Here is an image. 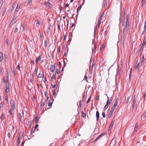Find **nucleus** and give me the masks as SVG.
Segmentation results:
<instances>
[{"instance_id":"1","label":"nucleus","mask_w":146,"mask_h":146,"mask_svg":"<svg viewBox=\"0 0 146 146\" xmlns=\"http://www.w3.org/2000/svg\"><path fill=\"white\" fill-rule=\"evenodd\" d=\"M116 106H113L112 107L110 113V117H109V118L111 116L113 115V113L115 109L116 108Z\"/></svg>"},{"instance_id":"2","label":"nucleus","mask_w":146,"mask_h":146,"mask_svg":"<svg viewBox=\"0 0 146 146\" xmlns=\"http://www.w3.org/2000/svg\"><path fill=\"white\" fill-rule=\"evenodd\" d=\"M138 60H137L135 64V66H134V68L135 69H137L139 70V62H138Z\"/></svg>"},{"instance_id":"3","label":"nucleus","mask_w":146,"mask_h":146,"mask_svg":"<svg viewBox=\"0 0 146 146\" xmlns=\"http://www.w3.org/2000/svg\"><path fill=\"white\" fill-rule=\"evenodd\" d=\"M10 104L12 110H14L15 109V102L13 100H11Z\"/></svg>"},{"instance_id":"4","label":"nucleus","mask_w":146,"mask_h":146,"mask_svg":"<svg viewBox=\"0 0 146 146\" xmlns=\"http://www.w3.org/2000/svg\"><path fill=\"white\" fill-rule=\"evenodd\" d=\"M55 69V67L54 65H51L50 66V69L52 72H54Z\"/></svg>"},{"instance_id":"5","label":"nucleus","mask_w":146,"mask_h":146,"mask_svg":"<svg viewBox=\"0 0 146 146\" xmlns=\"http://www.w3.org/2000/svg\"><path fill=\"white\" fill-rule=\"evenodd\" d=\"M138 123L137 122L134 128V130L133 131V132L134 133L135 132H136L137 131L138 129Z\"/></svg>"},{"instance_id":"6","label":"nucleus","mask_w":146,"mask_h":146,"mask_svg":"<svg viewBox=\"0 0 146 146\" xmlns=\"http://www.w3.org/2000/svg\"><path fill=\"white\" fill-rule=\"evenodd\" d=\"M44 76L43 72L42 71H40L38 76V78H43Z\"/></svg>"},{"instance_id":"7","label":"nucleus","mask_w":146,"mask_h":146,"mask_svg":"<svg viewBox=\"0 0 146 146\" xmlns=\"http://www.w3.org/2000/svg\"><path fill=\"white\" fill-rule=\"evenodd\" d=\"M9 83H6L5 91L8 93L9 91Z\"/></svg>"},{"instance_id":"8","label":"nucleus","mask_w":146,"mask_h":146,"mask_svg":"<svg viewBox=\"0 0 146 146\" xmlns=\"http://www.w3.org/2000/svg\"><path fill=\"white\" fill-rule=\"evenodd\" d=\"M42 57V55H40L38 57L36 58V63L37 64L38 61H40L41 60Z\"/></svg>"},{"instance_id":"9","label":"nucleus","mask_w":146,"mask_h":146,"mask_svg":"<svg viewBox=\"0 0 146 146\" xmlns=\"http://www.w3.org/2000/svg\"><path fill=\"white\" fill-rule=\"evenodd\" d=\"M20 4H18L17 5L15 11V13H17L18 12V11L19 10V8L20 7Z\"/></svg>"},{"instance_id":"10","label":"nucleus","mask_w":146,"mask_h":146,"mask_svg":"<svg viewBox=\"0 0 146 146\" xmlns=\"http://www.w3.org/2000/svg\"><path fill=\"white\" fill-rule=\"evenodd\" d=\"M114 124V121H112L111 122L110 125L109 126V130H110L112 128Z\"/></svg>"},{"instance_id":"11","label":"nucleus","mask_w":146,"mask_h":146,"mask_svg":"<svg viewBox=\"0 0 146 146\" xmlns=\"http://www.w3.org/2000/svg\"><path fill=\"white\" fill-rule=\"evenodd\" d=\"M119 100V98H115V102L113 106H117V102H118Z\"/></svg>"},{"instance_id":"12","label":"nucleus","mask_w":146,"mask_h":146,"mask_svg":"<svg viewBox=\"0 0 146 146\" xmlns=\"http://www.w3.org/2000/svg\"><path fill=\"white\" fill-rule=\"evenodd\" d=\"M143 44L142 46V47H143L145 45H146V37L144 36V39L143 41Z\"/></svg>"},{"instance_id":"13","label":"nucleus","mask_w":146,"mask_h":146,"mask_svg":"<svg viewBox=\"0 0 146 146\" xmlns=\"http://www.w3.org/2000/svg\"><path fill=\"white\" fill-rule=\"evenodd\" d=\"M96 116L97 117L96 120L98 121L99 119V117L100 116L99 113L98 111H97L96 112Z\"/></svg>"},{"instance_id":"14","label":"nucleus","mask_w":146,"mask_h":146,"mask_svg":"<svg viewBox=\"0 0 146 146\" xmlns=\"http://www.w3.org/2000/svg\"><path fill=\"white\" fill-rule=\"evenodd\" d=\"M16 3L14 2L13 3V6L11 9V11H12L14 10L16 7Z\"/></svg>"},{"instance_id":"15","label":"nucleus","mask_w":146,"mask_h":146,"mask_svg":"<svg viewBox=\"0 0 146 146\" xmlns=\"http://www.w3.org/2000/svg\"><path fill=\"white\" fill-rule=\"evenodd\" d=\"M3 59V53L0 52V62H1Z\"/></svg>"},{"instance_id":"16","label":"nucleus","mask_w":146,"mask_h":146,"mask_svg":"<svg viewBox=\"0 0 146 146\" xmlns=\"http://www.w3.org/2000/svg\"><path fill=\"white\" fill-rule=\"evenodd\" d=\"M16 19H17L16 17L15 16H14L13 19H12L11 22L10 23H12V22L14 23L15 21L16 20Z\"/></svg>"},{"instance_id":"17","label":"nucleus","mask_w":146,"mask_h":146,"mask_svg":"<svg viewBox=\"0 0 146 146\" xmlns=\"http://www.w3.org/2000/svg\"><path fill=\"white\" fill-rule=\"evenodd\" d=\"M60 73V70L59 69H57L56 70V71L55 72V74H57V75L59 74Z\"/></svg>"},{"instance_id":"18","label":"nucleus","mask_w":146,"mask_h":146,"mask_svg":"<svg viewBox=\"0 0 146 146\" xmlns=\"http://www.w3.org/2000/svg\"><path fill=\"white\" fill-rule=\"evenodd\" d=\"M19 118L20 119V120L22 121V117L21 115V114L20 113H19V115L18 116Z\"/></svg>"},{"instance_id":"19","label":"nucleus","mask_w":146,"mask_h":146,"mask_svg":"<svg viewBox=\"0 0 146 146\" xmlns=\"http://www.w3.org/2000/svg\"><path fill=\"white\" fill-rule=\"evenodd\" d=\"M20 135H19L18 138V141H17V145L19 146V144L20 143Z\"/></svg>"},{"instance_id":"20","label":"nucleus","mask_w":146,"mask_h":146,"mask_svg":"<svg viewBox=\"0 0 146 146\" xmlns=\"http://www.w3.org/2000/svg\"><path fill=\"white\" fill-rule=\"evenodd\" d=\"M108 99L107 102H106V104L108 105L109 104H110L111 103V102L110 101L109 98L107 96Z\"/></svg>"},{"instance_id":"21","label":"nucleus","mask_w":146,"mask_h":146,"mask_svg":"<svg viewBox=\"0 0 146 146\" xmlns=\"http://www.w3.org/2000/svg\"><path fill=\"white\" fill-rule=\"evenodd\" d=\"M40 23L39 22L38 20H37L36 25V27H38L40 26Z\"/></svg>"},{"instance_id":"22","label":"nucleus","mask_w":146,"mask_h":146,"mask_svg":"<svg viewBox=\"0 0 146 146\" xmlns=\"http://www.w3.org/2000/svg\"><path fill=\"white\" fill-rule=\"evenodd\" d=\"M81 115L83 117H86V114L83 111H82L81 112Z\"/></svg>"},{"instance_id":"23","label":"nucleus","mask_w":146,"mask_h":146,"mask_svg":"<svg viewBox=\"0 0 146 146\" xmlns=\"http://www.w3.org/2000/svg\"><path fill=\"white\" fill-rule=\"evenodd\" d=\"M52 104V102H51L50 100L49 101V102L48 104V106L49 107V108H50L51 107Z\"/></svg>"},{"instance_id":"24","label":"nucleus","mask_w":146,"mask_h":146,"mask_svg":"<svg viewBox=\"0 0 146 146\" xmlns=\"http://www.w3.org/2000/svg\"><path fill=\"white\" fill-rule=\"evenodd\" d=\"M45 4L46 6L47 7H49L50 6V5H51V4L48 2H46L45 3Z\"/></svg>"},{"instance_id":"25","label":"nucleus","mask_w":146,"mask_h":146,"mask_svg":"<svg viewBox=\"0 0 146 146\" xmlns=\"http://www.w3.org/2000/svg\"><path fill=\"white\" fill-rule=\"evenodd\" d=\"M37 71L38 68H36L34 72V74H35V75H37Z\"/></svg>"},{"instance_id":"26","label":"nucleus","mask_w":146,"mask_h":146,"mask_svg":"<svg viewBox=\"0 0 146 146\" xmlns=\"http://www.w3.org/2000/svg\"><path fill=\"white\" fill-rule=\"evenodd\" d=\"M146 0H142L141 3H142V6H143L145 4Z\"/></svg>"},{"instance_id":"27","label":"nucleus","mask_w":146,"mask_h":146,"mask_svg":"<svg viewBox=\"0 0 146 146\" xmlns=\"http://www.w3.org/2000/svg\"><path fill=\"white\" fill-rule=\"evenodd\" d=\"M44 46L45 48L47 46V41L46 40H45L44 41Z\"/></svg>"},{"instance_id":"28","label":"nucleus","mask_w":146,"mask_h":146,"mask_svg":"<svg viewBox=\"0 0 146 146\" xmlns=\"http://www.w3.org/2000/svg\"><path fill=\"white\" fill-rule=\"evenodd\" d=\"M108 107V105L106 104L104 108V110H106Z\"/></svg>"},{"instance_id":"29","label":"nucleus","mask_w":146,"mask_h":146,"mask_svg":"<svg viewBox=\"0 0 146 146\" xmlns=\"http://www.w3.org/2000/svg\"><path fill=\"white\" fill-rule=\"evenodd\" d=\"M3 69L1 67L0 68V73L1 74H3Z\"/></svg>"},{"instance_id":"30","label":"nucleus","mask_w":146,"mask_h":146,"mask_svg":"<svg viewBox=\"0 0 146 146\" xmlns=\"http://www.w3.org/2000/svg\"><path fill=\"white\" fill-rule=\"evenodd\" d=\"M100 138V137H98V136L94 140V141H93V142H96V141H97L98 139H99Z\"/></svg>"},{"instance_id":"31","label":"nucleus","mask_w":146,"mask_h":146,"mask_svg":"<svg viewBox=\"0 0 146 146\" xmlns=\"http://www.w3.org/2000/svg\"><path fill=\"white\" fill-rule=\"evenodd\" d=\"M143 117V118H146V112L143 114L142 116H141V117Z\"/></svg>"},{"instance_id":"32","label":"nucleus","mask_w":146,"mask_h":146,"mask_svg":"<svg viewBox=\"0 0 146 146\" xmlns=\"http://www.w3.org/2000/svg\"><path fill=\"white\" fill-rule=\"evenodd\" d=\"M30 82L32 83H33L34 82V79L33 78H31L30 80Z\"/></svg>"},{"instance_id":"33","label":"nucleus","mask_w":146,"mask_h":146,"mask_svg":"<svg viewBox=\"0 0 146 146\" xmlns=\"http://www.w3.org/2000/svg\"><path fill=\"white\" fill-rule=\"evenodd\" d=\"M144 33H145H145H146V29H144V30L142 34H143Z\"/></svg>"},{"instance_id":"34","label":"nucleus","mask_w":146,"mask_h":146,"mask_svg":"<svg viewBox=\"0 0 146 146\" xmlns=\"http://www.w3.org/2000/svg\"><path fill=\"white\" fill-rule=\"evenodd\" d=\"M84 79L88 82V77L87 76L85 75L84 77Z\"/></svg>"},{"instance_id":"35","label":"nucleus","mask_w":146,"mask_h":146,"mask_svg":"<svg viewBox=\"0 0 146 146\" xmlns=\"http://www.w3.org/2000/svg\"><path fill=\"white\" fill-rule=\"evenodd\" d=\"M3 103L1 102L0 103V109L3 106Z\"/></svg>"},{"instance_id":"36","label":"nucleus","mask_w":146,"mask_h":146,"mask_svg":"<svg viewBox=\"0 0 146 146\" xmlns=\"http://www.w3.org/2000/svg\"><path fill=\"white\" fill-rule=\"evenodd\" d=\"M13 110H12V108L11 109H10L9 110V113H10V114L11 115H12V111Z\"/></svg>"},{"instance_id":"37","label":"nucleus","mask_w":146,"mask_h":146,"mask_svg":"<svg viewBox=\"0 0 146 146\" xmlns=\"http://www.w3.org/2000/svg\"><path fill=\"white\" fill-rule=\"evenodd\" d=\"M32 2V0H28L27 3V4H29V3H31Z\"/></svg>"},{"instance_id":"38","label":"nucleus","mask_w":146,"mask_h":146,"mask_svg":"<svg viewBox=\"0 0 146 146\" xmlns=\"http://www.w3.org/2000/svg\"><path fill=\"white\" fill-rule=\"evenodd\" d=\"M104 135V134L103 133H102L100 135L98 136V137H100V138L101 137L103 136Z\"/></svg>"},{"instance_id":"39","label":"nucleus","mask_w":146,"mask_h":146,"mask_svg":"<svg viewBox=\"0 0 146 146\" xmlns=\"http://www.w3.org/2000/svg\"><path fill=\"white\" fill-rule=\"evenodd\" d=\"M40 38L42 40L43 39V34H41L40 36Z\"/></svg>"},{"instance_id":"40","label":"nucleus","mask_w":146,"mask_h":146,"mask_svg":"<svg viewBox=\"0 0 146 146\" xmlns=\"http://www.w3.org/2000/svg\"><path fill=\"white\" fill-rule=\"evenodd\" d=\"M5 10H4L3 11V13L2 14V16H4L5 13Z\"/></svg>"},{"instance_id":"41","label":"nucleus","mask_w":146,"mask_h":146,"mask_svg":"<svg viewBox=\"0 0 146 146\" xmlns=\"http://www.w3.org/2000/svg\"><path fill=\"white\" fill-rule=\"evenodd\" d=\"M102 115L103 117L105 118V114L104 112H103L102 113Z\"/></svg>"},{"instance_id":"42","label":"nucleus","mask_w":146,"mask_h":146,"mask_svg":"<svg viewBox=\"0 0 146 146\" xmlns=\"http://www.w3.org/2000/svg\"><path fill=\"white\" fill-rule=\"evenodd\" d=\"M18 29L17 28H16L14 30V32L15 33H16L18 31Z\"/></svg>"},{"instance_id":"43","label":"nucleus","mask_w":146,"mask_h":146,"mask_svg":"<svg viewBox=\"0 0 146 146\" xmlns=\"http://www.w3.org/2000/svg\"><path fill=\"white\" fill-rule=\"evenodd\" d=\"M7 136L9 137V138H10L11 137V135L9 133L7 134Z\"/></svg>"},{"instance_id":"44","label":"nucleus","mask_w":146,"mask_h":146,"mask_svg":"<svg viewBox=\"0 0 146 146\" xmlns=\"http://www.w3.org/2000/svg\"><path fill=\"white\" fill-rule=\"evenodd\" d=\"M144 29H146V20H145V22Z\"/></svg>"},{"instance_id":"45","label":"nucleus","mask_w":146,"mask_h":146,"mask_svg":"<svg viewBox=\"0 0 146 146\" xmlns=\"http://www.w3.org/2000/svg\"><path fill=\"white\" fill-rule=\"evenodd\" d=\"M101 22V19H100L98 21V24L99 25H100Z\"/></svg>"},{"instance_id":"46","label":"nucleus","mask_w":146,"mask_h":146,"mask_svg":"<svg viewBox=\"0 0 146 146\" xmlns=\"http://www.w3.org/2000/svg\"><path fill=\"white\" fill-rule=\"evenodd\" d=\"M4 114H2L1 115V118L2 119H3L4 118Z\"/></svg>"},{"instance_id":"47","label":"nucleus","mask_w":146,"mask_h":146,"mask_svg":"<svg viewBox=\"0 0 146 146\" xmlns=\"http://www.w3.org/2000/svg\"><path fill=\"white\" fill-rule=\"evenodd\" d=\"M9 73L8 72H7V77L8 78H9Z\"/></svg>"},{"instance_id":"48","label":"nucleus","mask_w":146,"mask_h":146,"mask_svg":"<svg viewBox=\"0 0 146 146\" xmlns=\"http://www.w3.org/2000/svg\"><path fill=\"white\" fill-rule=\"evenodd\" d=\"M45 96H47V95L48 94L47 92L46 91H44V92Z\"/></svg>"},{"instance_id":"49","label":"nucleus","mask_w":146,"mask_h":146,"mask_svg":"<svg viewBox=\"0 0 146 146\" xmlns=\"http://www.w3.org/2000/svg\"><path fill=\"white\" fill-rule=\"evenodd\" d=\"M91 97H89L87 101V103H88L91 100Z\"/></svg>"},{"instance_id":"50","label":"nucleus","mask_w":146,"mask_h":146,"mask_svg":"<svg viewBox=\"0 0 146 146\" xmlns=\"http://www.w3.org/2000/svg\"><path fill=\"white\" fill-rule=\"evenodd\" d=\"M47 103V102L46 101H45V102H44L42 104V105H43V106H44V105H46Z\"/></svg>"},{"instance_id":"51","label":"nucleus","mask_w":146,"mask_h":146,"mask_svg":"<svg viewBox=\"0 0 146 146\" xmlns=\"http://www.w3.org/2000/svg\"><path fill=\"white\" fill-rule=\"evenodd\" d=\"M135 104H133L132 106V109H134L135 108Z\"/></svg>"},{"instance_id":"52","label":"nucleus","mask_w":146,"mask_h":146,"mask_svg":"<svg viewBox=\"0 0 146 146\" xmlns=\"http://www.w3.org/2000/svg\"><path fill=\"white\" fill-rule=\"evenodd\" d=\"M38 126V125L37 124H36V125H35V129H37Z\"/></svg>"},{"instance_id":"53","label":"nucleus","mask_w":146,"mask_h":146,"mask_svg":"<svg viewBox=\"0 0 146 146\" xmlns=\"http://www.w3.org/2000/svg\"><path fill=\"white\" fill-rule=\"evenodd\" d=\"M52 94L53 95L55 96L56 94V92L55 91H53Z\"/></svg>"},{"instance_id":"54","label":"nucleus","mask_w":146,"mask_h":146,"mask_svg":"<svg viewBox=\"0 0 146 146\" xmlns=\"http://www.w3.org/2000/svg\"><path fill=\"white\" fill-rule=\"evenodd\" d=\"M143 58L141 60V63H142L143 62V59H144V56H143Z\"/></svg>"},{"instance_id":"55","label":"nucleus","mask_w":146,"mask_h":146,"mask_svg":"<svg viewBox=\"0 0 146 146\" xmlns=\"http://www.w3.org/2000/svg\"><path fill=\"white\" fill-rule=\"evenodd\" d=\"M43 106L42 104H41L40 105V108H41V109H42V108Z\"/></svg>"},{"instance_id":"56","label":"nucleus","mask_w":146,"mask_h":146,"mask_svg":"<svg viewBox=\"0 0 146 146\" xmlns=\"http://www.w3.org/2000/svg\"><path fill=\"white\" fill-rule=\"evenodd\" d=\"M46 81V77H45L44 78V79L43 80V82L44 83H45Z\"/></svg>"},{"instance_id":"57","label":"nucleus","mask_w":146,"mask_h":146,"mask_svg":"<svg viewBox=\"0 0 146 146\" xmlns=\"http://www.w3.org/2000/svg\"><path fill=\"white\" fill-rule=\"evenodd\" d=\"M143 98H144V100H145V98L146 97V94H143Z\"/></svg>"},{"instance_id":"58","label":"nucleus","mask_w":146,"mask_h":146,"mask_svg":"<svg viewBox=\"0 0 146 146\" xmlns=\"http://www.w3.org/2000/svg\"><path fill=\"white\" fill-rule=\"evenodd\" d=\"M51 86H52V87L53 88H55V86L54 85H52V84Z\"/></svg>"},{"instance_id":"59","label":"nucleus","mask_w":146,"mask_h":146,"mask_svg":"<svg viewBox=\"0 0 146 146\" xmlns=\"http://www.w3.org/2000/svg\"><path fill=\"white\" fill-rule=\"evenodd\" d=\"M107 4H108V3L106 2V3H105L104 4V7H106L107 5Z\"/></svg>"},{"instance_id":"60","label":"nucleus","mask_w":146,"mask_h":146,"mask_svg":"<svg viewBox=\"0 0 146 146\" xmlns=\"http://www.w3.org/2000/svg\"><path fill=\"white\" fill-rule=\"evenodd\" d=\"M129 97H128L127 98V101H126V103H128V101H129Z\"/></svg>"},{"instance_id":"61","label":"nucleus","mask_w":146,"mask_h":146,"mask_svg":"<svg viewBox=\"0 0 146 146\" xmlns=\"http://www.w3.org/2000/svg\"><path fill=\"white\" fill-rule=\"evenodd\" d=\"M131 72H130V73H129V78H131Z\"/></svg>"},{"instance_id":"62","label":"nucleus","mask_w":146,"mask_h":146,"mask_svg":"<svg viewBox=\"0 0 146 146\" xmlns=\"http://www.w3.org/2000/svg\"><path fill=\"white\" fill-rule=\"evenodd\" d=\"M94 65L93 64V63H92V67L91 68V67H90V69L91 68L92 69V66H94Z\"/></svg>"},{"instance_id":"63","label":"nucleus","mask_w":146,"mask_h":146,"mask_svg":"<svg viewBox=\"0 0 146 146\" xmlns=\"http://www.w3.org/2000/svg\"><path fill=\"white\" fill-rule=\"evenodd\" d=\"M55 75H53L52 76V78H55Z\"/></svg>"},{"instance_id":"64","label":"nucleus","mask_w":146,"mask_h":146,"mask_svg":"<svg viewBox=\"0 0 146 146\" xmlns=\"http://www.w3.org/2000/svg\"><path fill=\"white\" fill-rule=\"evenodd\" d=\"M69 4H66L65 5V6L66 7H67L69 6Z\"/></svg>"}]
</instances>
